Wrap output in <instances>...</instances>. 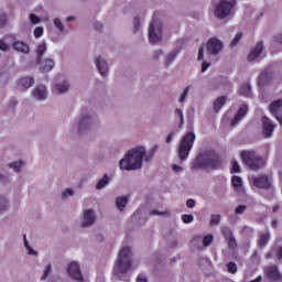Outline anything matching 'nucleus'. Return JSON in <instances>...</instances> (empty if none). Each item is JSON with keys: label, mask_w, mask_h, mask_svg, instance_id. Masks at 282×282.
Listing matches in <instances>:
<instances>
[{"label": "nucleus", "mask_w": 282, "mask_h": 282, "mask_svg": "<svg viewBox=\"0 0 282 282\" xmlns=\"http://www.w3.org/2000/svg\"><path fill=\"white\" fill-rule=\"evenodd\" d=\"M268 241H270V234L264 232V234L260 235V237L258 239V245L260 246V248H263V246L268 245Z\"/></svg>", "instance_id": "nucleus-34"}, {"label": "nucleus", "mask_w": 282, "mask_h": 282, "mask_svg": "<svg viewBox=\"0 0 282 282\" xmlns=\"http://www.w3.org/2000/svg\"><path fill=\"white\" fill-rule=\"evenodd\" d=\"M8 39H10L9 35L3 36L2 39H0V51L1 52H8V50H10V44H8Z\"/></svg>", "instance_id": "nucleus-38"}, {"label": "nucleus", "mask_w": 282, "mask_h": 282, "mask_svg": "<svg viewBox=\"0 0 282 282\" xmlns=\"http://www.w3.org/2000/svg\"><path fill=\"white\" fill-rule=\"evenodd\" d=\"M52 274V264H46L43 269L42 281H45Z\"/></svg>", "instance_id": "nucleus-43"}, {"label": "nucleus", "mask_w": 282, "mask_h": 282, "mask_svg": "<svg viewBox=\"0 0 282 282\" xmlns=\"http://www.w3.org/2000/svg\"><path fill=\"white\" fill-rule=\"evenodd\" d=\"M34 85L33 77H22L18 80V87L20 89H30Z\"/></svg>", "instance_id": "nucleus-26"}, {"label": "nucleus", "mask_w": 282, "mask_h": 282, "mask_svg": "<svg viewBox=\"0 0 282 282\" xmlns=\"http://www.w3.org/2000/svg\"><path fill=\"white\" fill-rule=\"evenodd\" d=\"M272 257V253H267V259H270Z\"/></svg>", "instance_id": "nucleus-63"}, {"label": "nucleus", "mask_w": 282, "mask_h": 282, "mask_svg": "<svg viewBox=\"0 0 282 282\" xmlns=\"http://www.w3.org/2000/svg\"><path fill=\"white\" fill-rule=\"evenodd\" d=\"M173 138H175V132H170L165 140L166 144H171V142H173Z\"/></svg>", "instance_id": "nucleus-57"}, {"label": "nucleus", "mask_w": 282, "mask_h": 282, "mask_svg": "<svg viewBox=\"0 0 282 282\" xmlns=\"http://www.w3.org/2000/svg\"><path fill=\"white\" fill-rule=\"evenodd\" d=\"M133 265V252L131 247L123 246L118 252V257L112 265V274L115 276H124Z\"/></svg>", "instance_id": "nucleus-1"}, {"label": "nucleus", "mask_w": 282, "mask_h": 282, "mask_svg": "<svg viewBox=\"0 0 282 282\" xmlns=\"http://www.w3.org/2000/svg\"><path fill=\"white\" fill-rule=\"evenodd\" d=\"M195 217L193 215L185 214L182 216L183 224H193Z\"/></svg>", "instance_id": "nucleus-47"}, {"label": "nucleus", "mask_w": 282, "mask_h": 282, "mask_svg": "<svg viewBox=\"0 0 282 282\" xmlns=\"http://www.w3.org/2000/svg\"><path fill=\"white\" fill-rule=\"evenodd\" d=\"M261 52H263V42H258L248 55V61H257L261 56Z\"/></svg>", "instance_id": "nucleus-19"}, {"label": "nucleus", "mask_w": 282, "mask_h": 282, "mask_svg": "<svg viewBox=\"0 0 282 282\" xmlns=\"http://www.w3.org/2000/svg\"><path fill=\"white\" fill-rule=\"evenodd\" d=\"M229 171H230L231 174L241 173V165H239V162H237V160L232 159L230 161Z\"/></svg>", "instance_id": "nucleus-33"}, {"label": "nucleus", "mask_w": 282, "mask_h": 282, "mask_svg": "<svg viewBox=\"0 0 282 282\" xmlns=\"http://www.w3.org/2000/svg\"><path fill=\"white\" fill-rule=\"evenodd\" d=\"M202 61H203V63L200 65V72L203 74H205V72H208V67H210V62H206L204 59H202Z\"/></svg>", "instance_id": "nucleus-53"}, {"label": "nucleus", "mask_w": 282, "mask_h": 282, "mask_svg": "<svg viewBox=\"0 0 282 282\" xmlns=\"http://www.w3.org/2000/svg\"><path fill=\"white\" fill-rule=\"evenodd\" d=\"M12 47L15 52H20L21 54H30V45L25 44V42L15 41Z\"/></svg>", "instance_id": "nucleus-25"}, {"label": "nucleus", "mask_w": 282, "mask_h": 282, "mask_svg": "<svg viewBox=\"0 0 282 282\" xmlns=\"http://www.w3.org/2000/svg\"><path fill=\"white\" fill-rule=\"evenodd\" d=\"M148 37L150 43H161L164 39V24L162 20L154 15L152 21L149 24Z\"/></svg>", "instance_id": "nucleus-7"}, {"label": "nucleus", "mask_w": 282, "mask_h": 282, "mask_svg": "<svg viewBox=\"0 0 282 282\" xmlns=\"http://www.w3.org/2000/svg\"><path fill=\"white\" fill-rule=\"evenodd\" d=\"M172 171L174 173H182L184 170L180 165H172Z\"/></svg>", "instance_id": "nucleus-60"}, {"label": "nucleus", "mask_w": 282, "mask_h": 282, "mask_svg": "<svg viewBox=\"0 0 282 282\" xmlns=\"http://www.w3.org/2000/svg\"><path fill=\"white\" fill-rule=\"evenodd\" d=\"M53 23H54L56 30H58L59 32H63V30H65V26L63 25V21H61V19L55 18L53 20Z\"/></svg>", "instance_id": "nucleus-46"}, {"label": "nucleus", "mask_w": 282, "mask_h": 282, "mask_svg": "<svg viewBox=\"0 0 282 282\" xmlns=\"http://www.w3.org/2000/svg\"><path fill=\"white\" fill-rule=\"evenodd\" d=\"M235 213H236V215H243V213H246V206L240 205V206L236 207Z\"/></svg>", "instance_id": "nucleus-55"}, {"label": "nucleus", "mask_w": 282, "mask_h": 282, "mask_svg": "<svg viewBox=\"0 0 282 282\" xmlns=\"http://www.w3.org/2000/svg\"><path fill=\"white\" fill-rule=\"evenodd\" d=\"M231 182L236 191H241V188H243V182L241 181V177H232Z\"/></svg>", "instance_id": "nucleus-40"}, {"label": "nucleus", "mask_w": 282, "mask_h": 282, "mask_svg": "<svg viewBox=\"0 0 282 282\" xmlns=\"http://www.w3.org/2000/svg\"><path fill=\"white\" fill-rule=\"evenodd\" d=\"M262 123L265 138H270L274 133V123L268 117L262 118Z\"/></svg>", "instance_id": "nucleus-18"}, {"label": "nucleus", "mask_w": 282, "mask_h": 282, "mask_svg": "<svg viewBox=\"0 0 282 282\" xmlns=\"http://www.w3.org/2000/svg\"><path fill=\"white\" fill-rule=\"evenodd\" d=\"M24 248L30 257H39V251H36L32 246H30V242H28V239L24 238Z\"/></svg>", "instance_id": "nucleus-32"}, {"label": "nucleus", "mask_w": 282, "mask_h": 282, "mask_svg": "<svg viewBox=\"0 0 282 282\" xmlns=\"http://www.w3.org/2000/svg\"><path fill=\"white\" fill-rule=\"evenodd\" d=\"M227 270L230 274H236L237 272V264L235 262L227 263Z\"/></svg>", "instance_id": "nucleus-48"}, {"label": "nucleus", "mask_w": 282, "mask_h": 282, "mask_svg": "<svg viewBox=\"0 0 282 282\" xmlns=\"http://www.w3.org/2000/svg\"><path fill=\"white\" fill-rule=\"evenodd\" d=\"M142 31V18L140 15H134L132 19V32L133 34H138V32Z\"/></svg>", "instance_id": "nucleus-27"}, {"label": "nucleus", "mask_w": 282, "mask_h": 282, "mask_svg": "<svg viewBox=\"0 0 282 282\" xmlns=\"http://www.w3.org/2000/svg\"><path fill=\"white\" fill-rule=\"evenodd\" d=\"M73 195H74V189L72 188H66L62 193V197H64V199H67V197H73Z\"/></svg>", "instance_id": "nucleus-51"}, {"label": "nucleus", "mask_w": 282, "mask_h": 282, "mask_svg": "<svg viewBox=\"0 0 282 282\" xmlns=\"http://www.w3.org/2000/svg\"><path fill=\"white\" fill-rule=\"evenodd\" d=\"M187 208H195V200L193 198H188L186 200Z\"/></svg>", "instance_id": "nucleus-58"}, {"label": "nucleus", "mask_w": 282, "mask_h": 282, "mask_svg": "<svg viewBox=\"0 0 282 282\" xmlns=\"http://www.w3.org/2000/svg\"><path fill=\"white\" fill-rule=\"evenodd\" d=\"M241 39H243V33L242 32L236 33V35L234 36V39L230 42L229 46L230 47H237L239 45Z\"/></svg>", "instance_id": "nucleus-36"}, {"label": "nucleus", "mask_w": 282, "mask_h": 282, "mask_svg": "<svg viewBox=\"0 0 282 282\" xmlns=\"http://www.w3.org/2000/svg\"><path fill=\"white\" fill-rule=\"evenodd\" d=\"M213 235H207L204 237L203 239V246L207 247V246H210V243H213Z\"/></svg>", "instance_id": "nucleus-50"}, {"label": "nucleus", "mask_w": 282, "mask_h": 282, "mask_svg": "<svg viewBox=\"0 0 282 282\" xmlns=\"http://www.w3.org/2000/svg\"><path fill=\"white\" fill-rule=\"evenodd\" d=\"M47 52V43L46 42H40L36 47H35V53H36V57L37 61L42 59L41 57L43 56V54H45Z\"/></svg>", "instance_id": "nucleus-28"}, {"label": "nucleus", "mask_w": 282, "mask_h": 282, "mask_svg": "<svg viewBox=\"0 0 282 282\" xmlns=\"http://www.w3.org/2000/svg\"><path fill=\"white\" fill-rule=\"evenodd\" d=\"M223 235L229 246V248H236L237 247V241L232 238V230L228 227L223 228Z\"/></svg>", "instance_id": "nucleus-23"}, {"label": "nucleus", "mask_w": 282, "mask_h": 282, "mask_svg": "<svg viewBox=\"0 0 282 282\" xmlns=\"http://www.w3.org/2000/svg\"><path fill=\"white\" fill-rule=\"evenodd\" d=\"M276 120L280 122L281 127H282V116L275 115Z\"/></svg>", "instance_id": "nucleus-62"}, {"label": "nucleus", "mask_w": 282, "mask_h": 282, "mask_svg": "<svg viewBox=\"0 0 282 282\" xmlns=\"http://www.w3.org/2000/svg\"><path fill=\"white\" fill-rule=\"evenodd\" d=\"M191 169L192 171H215L221 169V160L213 152L203 153L192 161Z\"/></svg>", "instance_id": "nucleus-2"}, {"label": "nucleus", "mask_w": 282, "mask_h": 282, "mask_svg": "<svg viewBox=\"0 0 282 282\" xmlns=\"http://www.w3.org/2000/svg\"><path fill=\"white\" fill-rule=\"evenodd\" d=\"M175 116H177V118H180L181 124H184V112H182V109H176Z\"/></svg>", "instance_id": "nucleus-54"}, {"label": "nucleus", "mask_w": 282, "mask_h": 282, "mask_svg": "<svg viewBox=\"0 0 282 282\" xmlns=\"http://www.w3.org/2000/svg\"><path fill=\"white\" fill-rule=\"evenodd\" d=\"M8 23V14L0 13V28H3Z\"/></svg>", "instance_id": "nucleus-52"}, {"label": "nucleus", "mask_w": 282, "mask_h": 282, "mask_svg": "<svg viewBox=\"0 0 282 282\" xmlns=\"http://www.w3.org/2000/svg\"><path fill=\"white\" fill-rule=\"evenodd\" d=\"M135 282H149V275H147L145 273H139Z\"/></svg>", "instance_id": "nucleus-49"}, {"label": "nucleus", "mask_w": 282, "mask_h": 282, "mask_svg": "<svg viewBox=\"0 0 282 282\" xmlns=\"http://www.w3.org/2000/svg\"><path fill=\"white\" fill-rule=\"evenodd\" d=\"M224 41L219 37H210L205 43L200 44L197 52V61L206 58V52L210 56H218L224 52Z\"/></svg>", "instance_id": "nucleus-3"}, {"label": "nucleus", "mask_w": 282, "mask_h": 282, "mask_svg": "<svg viewBox=\"0 0 282 282\" xmlns=\"http://www.w3.org/2000/svg\"><path fill=\"white\" fill-rule=\"evenodd\" d=\"M220 221H221L220 215L214 214L210 216V226H217L220 224Z\"/></svg>", "instance_id": "nucleus-45"}, {"label": "nucleus", "mask_w": 282, "mask_h": 282, "mask_svg": "<svg viewBox=\"0 0 282 282\" xmlns=\"http://www.w3.org/2000/svg\"><path fill=\"white\" fill-rule=\"evenodd\" d=\"M36 63L39 65V69L43 74H47L48 72H52L54 69L55 62L52 58H44V59H36Z\"/></svg>", "instance_id": "nucleus-17"}, {"label": "nucleus", "mask_w": 282, "mask_h": 282, "mask_svg": "<svg viewBox=\"0 0 282 282\" xmlns=\"http://www.w3.org/2000/svg\"><path fill=\"white\" fill-rule=\"evenodd\" d=\"M66 274L69 279L77 282L85 281L83 276V270H80V264L76 261H70L66 264Z\"/></svg>", "instance_id": "nucleus-11"}, {"label": "nucleus", "mask_w": 282, "mask_h": 282, "mask_svg": "<svg viewBox=\"0 0 282 282\" xmlns=\"http://www.w3.org/2000/svg\"><path fill=\"white\" fill-rule=\"evenodd\" d=\"M50 93L47 91V86L45 85H37L31 91V98L36 100L37 102H43L47 100Z\"/></svg>", "instance_id": "nucleus-13"}, {"label": "nucleus", "mask_w": 282, "mask_h": 282, "mask_svg": "<svg viewBox=\"0 0 282 282\" xmlns=\"http://www.w3.org/2000/svg\"><path fill=\"white\" fill-rule=\"evenodd\" d=\"M109 177H104L101 180H99V182L96 185V189L97 191H102V188H107V186H109Z\"/></svg>", "instance_id": "nucleus-37"}, {"label": "nucleus", "mask_w": 282, "mask_h": 282, "mask_svg": "<svg viewBox=\"0 0 282 282\" xmlns=\"http://www.w3.org/2000/svg\"><path fill=\"white\" fill-rule=\"evenodd\" d=\"M94 122H96V119L94 118V115H83L80 118L75 120L73 124L69 128V133L80 135L83 133H87L91 127H94Z\"/></svg>", "instance_id": "nucleus-5"}, {"label": "nucleus", "mask_w": 282, "mask_h": 282, "mask_svg": "<svg viewBox=\"0 0 282 282\" xmlns=\"http://www.w3.org/2000/svg\"><path fill=\"white\" fill-rule=\"evenodd\" d=\"M276 254H278V259H282V247L279 248Z\"/></svg>", "instance_id": "nucleus-61"}, {"label": "nucleus", "mask_w": 282, "mask_h": 282, "mask_svg": "<svg viewBox=\"0 0 282 282\" xmlns=\"http://www.w3.org/2000/svg\"><path fill=\"white\" fill-rule=\"evenodd\" d=\"M238 94L240 96H250L252 94L250 84H242L238 89Z\"/></svg>", "instance_id": "nucleus-31"}, {"label": "nucleus", "mask_w": 282, "mask_h": 282, "mask_svg": "<svg viewBox=\"0 0 282 282\" xmlns=\"http://www.w3.org/2000/svg\"><path fill=\"white\" fill-rule=\"evenodd\" d=\"M191 89H193V87L191 86H186L182 93V95L178 98V102H185L186 99L188 98V94H191Z\"/></svg>", "instance_id": "nucleus-39"}, {"label": "nucleus", "mask_w": 282, "mask_h": 282, "mask_svg": "<svg viewBox=\"0 0 282 282\" xmlns=\"http://www.w3.org/2000/svg\"><path fill=\"white\" fill-rule=\"evenodd\" d=\"M29 21L32 25H39V23H41L43 21V19H41L39 15H36L34 13H30Z\"/></svg>", "instance_id": "nucleus-41"}, {"label": "nucleus", "mask_w": 282, "mask_h": 282, "mask_svg": "<svg viewBox=\"0 0 282 282\" xmlns=\"http://www.w3.org/2000/svg\"><path fill=\"white\" fill-rule=\"evenodd\" d=\"M10 208V203L4 198H0V215H3Z\"/></svg>", "instance_id": "nucleus-42"}, {"label": "nucleus", "mask_w": 282, "mask_h": 282, "mask_svg": "<svg viewBox=\"0 0 282 282\" xmlns=\"http://www.w3.org/2000/svg\"><path fill=\"white\" fill-rule=\"evenodd\" d=\"M246 113H248V106L246 105H241L236 113V116L234 117V119L231 120L230 124L231 127H235V124H237L238 122H240V120L243 119V117L246 116Z\"/></svg>", "instance_id": "nucleus-21"}, {"label": "nucleus", "mask_w": 282, "mask_h": 282, "mask_svg": "<svg viewBox=\"0 0 282 282\" xmlns=\"http://www.w3.org/2000/svg\"><path fill=\"white\" fill-rule=\"evenodd\" d=\"M271 113H273L274 116H278L276 113H279V111H281L282 109V100L278 99L275 101H273L270 107H269Z\"/></svg>", "instance_id": "nucleus-29"}, {"label": "nucleus", "mask_w": 282, "mask_h": 282, "mask_svg": "<svg viewBox=\"0 0 282 282\" xmlns=\"http://www.w3.org/2000/svg\"><path fill=\"white\" fill-rule=\"evenodd\" d=\"M126 154L132 156L138 162L144 164V162H151L155 152L153 150H147V145L138 144L126 151Z\"/></svg>", "instance_id": "nucleus-8"}, {"label": "nucleus", "mask_w": 282, "mask_h": 282, "mask_svg": "<svg viewBox=\"0 0 282 282\" xmlns=\"http://www.w3.org/2000/svg\"><path fill=\"white\" fill-rule=\"evenodd\" d=\"M96 224V210L88 208L84 210L82 218V228H89Z\"/></svg>", "instance_id": "nucleus-16"}, {"label": "nucleus", "mask_w": 282, "mask_h": 282, "mask_svg": "<svg viewBox=\"0 0 282 282\" xmlns=\"http://www.w3.org/2000/svg\"><path fill=\"white\" fill-rule=\"evenodd\" d=\"M226 105V97L221 96L215 99L214 101V111L218 113V111H221V107Z\"/></svg>", "instance_id": "nucleus-30"}, {"label": "nucleus", "mask_w": 282, "mask_h": 282, "mask_svg": "<svg viewBox=\"0 0 282 282\" xmlns=\"http://www.w3.org/2000/svg\"><path fill=\"white\" fill-rule=\"evenodd\" d=\"M25 164H28V161L25 159H18L8 163V166L12 169L14 173H21Z\"/></svg>", "instance_id": "nucleus-20"}, {"label": "nucleus", "mask_w": 282, "mask_h": 282, "mask_svg": "<svg viewBox=\"0 0 282 282\" xmlns=\"http://www.w3.org/2000/svg\"><path fill=\"white\" fill-rule=\"evenodd\" d=\"M176 57H177V53H175V52L170 53L167 55V62L171 63V62L175 61Z\"/></svg>", "instance_id": "nucleus-59"}, {"label": "nucleus", "mask_w": 282, "mask_h": 282, "mask_svg": "<svg viewBox=\"0 0 282 282\" xmlns=\"http://www.w3.org/2000/svg\"><path fill=\"white\" fill-rule=\"evenodd\" d=\"M69 89V80H67L65 77L57 78L51 87V91H53L55 96H63L67 94Z\"/></svg>", "instance_id": "nucleus-12"}, {"label": "nucleus", "mask_w": 282, "mask_h": 282, "mask_svg": "<svg viewBox=\"0 0 282 282\" xmlns=\"http://www.w3.org/2000/svg\"><path fill=\"white\" fill-rule=\"evenodd\" d=\"M273 43H275V44L279 43L280 45H282V33H280L273 37Z\"/></svg>", "instance_id": "nucleus-56"}, {"label": "nucleus", "mask_w": 282, "mask_h": 282, "mask_svg": "<svg viewBox=\"0 0 282 282\" xmlns=\"http://www.w3.org/2000/svg\"><path fill=\"white\" fill-rule=\"evenodd\" d=\"M45 34V29L43 26H36L33 31L34 39H41Z\"/></svg>", "instance_id": "nucleus-44"}, {"label": "nucleus", "mask_w": 282, "mask_h": 282, "mask_svg": "<svg viewBox=\"0 0 282 282\" xmlns=\"http://www.w3.org/2000/svg\"><path fill=\"white\" fill-rule=\"evenodd\" d=\"M150 215H156L159 217H169V215H171V210L167 208H165L163 210L152 209V210H150Z\"/></svg>", "instance_id": "nucleus-35"}, {"label": "nucleus", "mask_w": 282, "mask_h": 282, "mask_svg": "<svg viewBox=\"0 0 282 282\" xmlns=\"http://www.w3.org/2000/svg\"><path fill=\"white\" fill-rule=\"evenodd\" d=\"M251 184L257 186V188H270V181L268 177H253Z\"/></svg>", "instance_id": "nucleus-24"}, {"label": "nucleus", "mask_w": 282, "mask_h": 282, "mask_svg": "<svg viewBox=\"0 0 282 282\" xmlns=\"http://www.w3.org/2000/svg\"><path fill=\"white\" fill-rule=\"evenodd\" d=\"M95 65L100 76H109V62L107 61V58L100 55L95 56Z\"/></svg>", "instance_id": "nucleus-15"}, {"label": "nucleus", "mask_w": 282, "mask_h": 282, "mask_svg": "<svg viewBox=\"0 0 282 282\" xmlns=\"http://www.w3.org/2000/svg\"><path fill=\"white\" fill-rule=\"evenodd\" d=\"M240 158L245 164L251 169V171H257L264 166L265 161H263V158L259 156L257 152L254 151H242L240 153Z\"/></svg>", "instance_id": "nucleus-9"}, {"label": "nucleus", "mask_w": 282, "mask_h": 282, "mask_svg": "<svg viewBox=\"0 0 282 282\" xmlns=\"http://www.w3.org/2000/svg\"><path fill=\"white\" fill-rule=\"evenodd\" d=\"M66 21H74V18L69 17L66 19Z\"/></svg>", "instance_id": "nucleus-64"}, {"label": "nucleus", "mask_w": 282, "mask_h": 282, "mask_svg": "<svg viewBox=\"0 0 282 282\" xmlns=\"http://www.w3.org/2000/svg\"><path fill=\"white\" fill-rule=\"evenodd\" d=\"M264 276L269 279V281L282 282V274L281 271H279V268H276V265L265 267Z\"/></svg>", "instance_id": "nucleus-14"}, {"label": "nucleus", "mask_w": 282, "mask_h": 282, "mask_svg": "<svg viewBox=\"0 0 282 282\" xmlns=\"http://www.w3.org/2000/svg\"><path fill=\"white\" fill-rule=\"evenodd\" d=\"M129 195H126V196H118L116 199H115V206L117 209L120 210V213H122L124 210V208H127V204H129Z\"/></svg>", "instance_id": "nucleus-22"}, {"label": "nucleus", "mask_w": 282, "mask_h": 282, "mask_svg": "<svg viewBox=\"0 0 282 282\" xmlns=\"http://www.w3.org/2000/svg\"><path fill=\"white\" fill-rule=\"evenodd\" d=\"M195 132H187L180 141L177 155L182 162H186L188 160V155H191V151H193V147L195 144Z\"/></svg>", "instance_id": "nucleus-6"}, {"label": "nucleus", "mask_w": 282, "mask_h": 282, "mask_svg": "<svg viewBox=\"0 0 282 282\" xmlns=\"http://www.w3.org/2000/svg\"><path fill=\"white\" fill-rule=\"evenodd\" d=\"M236 7L237 0H218L212 6L209 12L215 19L224 21V19L232 17Z\"/></svg>", "instance_id": "nucleus-4"}, {"label": "nucleus", "mask_w": 282, "mask_h": 282, "mask_svg": "<svg viewBox=\"0 0 282 282\" xmlns=\"http://www.w3.org/2000/svg\"><path fill=\"white\" fill-rule=\"evenodd\" d=\"M142 166H144V163L137 161V159H133L131 155L127 154V152H124L123 156L119 161V169L123 173L142 171Z\"/></svg>", "instance_id": "nucleus-10"}]
</instances>
